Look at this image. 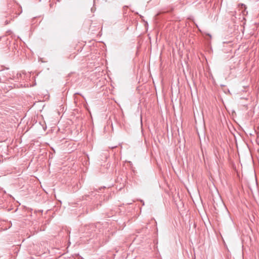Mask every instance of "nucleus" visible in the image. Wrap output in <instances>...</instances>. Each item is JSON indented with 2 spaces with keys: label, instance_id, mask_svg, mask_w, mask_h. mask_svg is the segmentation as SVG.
Here are the masks:
<instances>
[{
  "label": "nucleus",
  "instance_id": "nucleus-1",
  "mask_svg": "<svg viewBox=\"0 0 259 259\" xmlns=\"http://www.w3.org/2000/svg\"><path fill=\"white\" fill-rule=\"evenodd\" d=\"M31 74L30 73L20 72L17 74L16 78L17 81L21 82V85L28 87L30 84L25 83L30 80Z\"/></svg>",
  "mask_w": 259,
  "mask_h": 259
},
{
  "label": "nucleus",
  "instance_id": "nucleus-2",
  "mask_svg": "<svg viewBox=\"0 0 259 259\" xmlns=\"http://www.w3.org/2000/svg\"><path fill=\"white\" fill-rule=\"evenodd\" d=\"M125 8H127V7H126V6H124V7H123V9H125Z\"/></svg>",
  "mask_w": 259,
  "mask_h": 259
}]
</instances>
